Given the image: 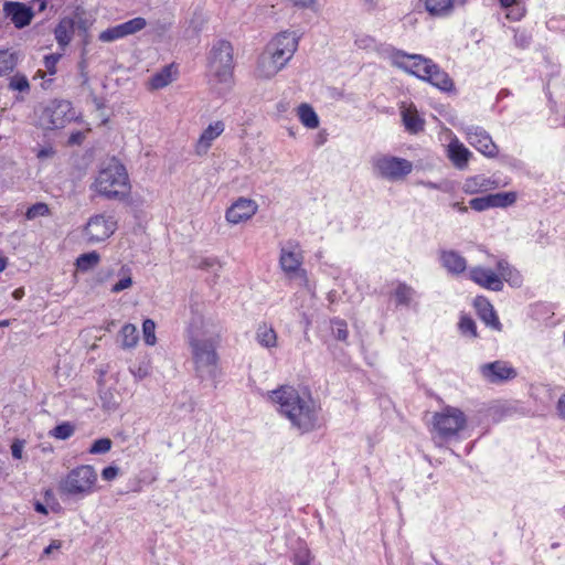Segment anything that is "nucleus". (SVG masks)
I'll use <instances>...</instances> for the list:
<instances>
[{"mask_svg": "<svg viewBox=\"0 0 565 565\" xmlns=\"http://www.w3.org/2000/svg\"><path fill=\"white\" fill-rule=\"evenodd\" d=\"M204 303L191 300V317L185 337L191 351L195 376L201 381H215L221 374L217 348L222 341V328L212 319H205Z\"/></svg>", "mask_w": 565, "mask_h": 565, "instance_id": "f257e3e1", "label": "nucleus"}, {"mask_svg": "<svg viewBox=\"0 0 565 565\" xmlns=\"http://www.w3.org/2000/svg\"><path fill=\"white\" fill-rule=\"evenodd\" d=\"M269 397L301 433L311 431L318 426L319 408L309 394L300 395L295 387L282 385L271 391Z\"/></svg>", "mask_w": 565, "mask_h": 565, "instance_id": "f03ea898", "label": "nucleus"}, {"mask_svg": "<svg viewBox=\"0 0 565 565\" xmlns=\"http://www.w3.org/2000/svg\"><path fill=\"white\" fill-rule=\"evenodd\" d=\"M94 186L98 194L108 200H126L130 192L126 168L119 161L111 160L98 172Z\"/></svg>", "mask_w": 565, "mask_h": 565, "instance_id": "7ed1b4c3", "label": "nucleus"}, {"mask_svg": "<svg viewBox=\"0 0 565 565\" xmlns=\"http://www.w3.org/2000/svg\"><path fill=\"white\" fill-rule=\"evenodd\" d=\"M233 46L228 41H216L209 53L207 66L210 73L220 83H228L233 75L234 57Z\"/></svg>", "mask_w": 565, "mask_h": 565, "instance_id": "20e7f679", "label": "nucleus"}, {"mask_svg": "<svg viewBox=\"0 0 565 565\" xmlns=\"http://www.w3.org/2000/svg\"><path fill=\"white\" fill-rule=\"evenodd\" d=\"M97 472L93 466L83 465L72 469L60 483L61 493L68 497H84L93 492Z\"/></svg>", "mask_w": 565, "mask_h": 565, "instance_id": "39448f33", "label": "nucleus"}, {"mask_svg": "<svg viewBox=\"0 0 565 565\" xmlns=\"http://www.w3.org/2000/svg\"><path fill=\"white\" fill-rule=\"evenodd\" d=\"M374 173L390 181L405 178L413 170V163L406 159L392 156H377L372 160Z\"/></svg>", "mask_w": 565, "mask_h": 565, "instance_id": "423d86ee", "label": "nucleus"}, {"mask_svg": "<svg viewBox=\"0 0 565 565\" xmlns=\"http://www.w3.org/2000/svg\"><path fill=\"white\" fill-rule=\"evenodd\" d=\"M465 426L466 416L458 408L447 406L443 412L434 415V428L444 439L457 435Z\"/></svg>", "mask_w": 565, "mask_h": 565, "instance_id": "0eeeda50", "label": "nucleus"}, {"mask_svg": "<svg viewBox=\"0 0 565 565\" xmlns=\"http://www.w3.org/2000/svg\"><path fill=\"white\" fill-rule=\"evenodd\" d=\"M396 66L406 73L415 75L422 81L429 82L435 87L439 88L443 92H451L454 89V82L449 77V75L441 70L436 63L431 61V63L426 64L424 68V74L419 71H414L412 67H408L406 62L396 61Z\"/></svg>", "mask_w": 565, "mask_h": 565, "instance_id": "6e6552de", "label": "nucleus"}, {"mask_svg": "<svg viewBox=\"0 0 565 565\" xmlns=\"http://www.w3.org/2000/svg\"><path fill=\"white\" fill-rule=\"evenodd\" d=\"M299 36L295 32H281L267 45V51L278 64L286 65L298 49Z\"/></svg>", "mask_w": 565, "mask_h": 565, "instance_id": "1a4fd4ad", "label": "nucleus"}, {"mask_svg": "<svg viewBox=\"0 0 565 565\" xmlns=\"http://www.w3.org/2000/svg\"><path fill=\"white\" fill-rule=\"evenodd\" d=\"M117 228V222L113 216L103 214L92 216L85 227V234L89 242L98 243L108 238Z\"/></svg>", "mask_w": 565, "mask_h": 565, "instance_id": "9d476101", "label": "nucleus"}, {"mask_svg": "<svg viewBox=\"0 0 565 565\" xmlns=\"http://www.w3.org/2000/svg\"><path fill=\"white\" fill-rule=\"evenodd\" d=\"M146 25V19L137 17L121 24L106 29L99 34L98 39L102 42H113L128 35L136 34L137 32L143 30Z\"/></svg>", "mask_w": 565, "mask_h": 565, "instance_id": "9b49d317", "label": "nucleus"}, {"mask_svg": "<svg viewBox=\"0 0 565 565\" xmlns=\"http://www.w3.org/2000/svg\"><path fill=\"white\" fill-rule=\"evenodd\" d=\"M468 142L487 157L493 158L498 154V147L490 135L478 126L465 127Z\"/></svg>", "mask_w": 565, "mask_h": 565, "instance_id": "f8f14e48", "label": "nucleus"}, {"mask_svg": "<svg viewBox=\"0 0 565 565\" xmlns=\"http://www.w3.org/2000/svg\"><path fill=\"white\" fill-rule=\"evenodd\" d=\"M482 376L490 383H501L516 377V370L504 361H494L480 366Z\"/></svg>", "mask_w": 565, "mask_h": 565, "instance_id": "ddd939ff", "label": "nucleus"}, {"mask_svg": "<svg viewBox=\"0 0 565 565\" xmlns=\"http://www.w3.org/2000/svg\"><path fill=\"white\" fill-rule=\"evenodd\" d=\"M3 12L18 29H22L31 23L33 18L32 9L22 2L8 1L4 3Z\"/></svg>", "mask_w": 565, "mask_h": 565, "instance_id": "4468645a", "label": "nucleus"}, {"mask_svg": "<svg viewBox=\"0 0 565 565\" xmlns=\"http://www.w3.org/2000/svg\"><path fill=\"white\" fill-rule=\"evenodd\" d=\"M258 205L250 199L241 198L226 211V220L232 224H238L250 218L257 212Z\"/></svg>", "mask_w": 565, "mask_h": 565, "instance_id": "2eb2a0df", "label": "nucleus"}, {"mask_svg": "<svg viewBox=\"0 0 565 565\" xmlns=\"http://www.w3.org/2000/svg\"><path fill=\"white\" fill-rule=\"evenodd\" d=\"M470 279L477 285L493 291L503 289V281L493 270L481 266L472 267L469 271Z\"/></svg>", "mask_w": 565, "mask_h": 565, "instance_id": "dca6fc26", "label": "nucleus"}, {"mask_svg": "<svg viewBox=\"0 0 565 565\" xmlns=\"http://www.w3.org/2000/svg\"><path fill=\"white\" fill-rule=\"evenodd\" d=\"M68 110L70 104L66 102H54L47 106L44 110V114L49 118V128H63L67 121L66 114Z\"/></svg>", "mask_w": 565, "mask_h": 565, "instance_id": "f3484780", "label": "nucleus"}, {"mask_svg": "<svg viewBox=\"0 0 565 565\" xmlns=\"http://www.w3.org/2000/svg\"><path fill=\"white\" fill-rule=\"evenodd\" d=\"M224 131L223 121H215L214 124L209 125L200 136L195 151L199 156L205 154L210 149L212 141L216 139Z\"/></svg>", "mask_w": 565, "mask_h": 565, "instance_id": "a211bd4d", "label": "nucleus"}, {"mask_svg": "<svg viewBox=\"0 0 565 565\" xmlns=\"http://www.w3.org/2000/svg\"><path fill=\"white\" fill-rule=\"evenodd\" d=\"M475 308L478 312V316L484 321L487 326L495 330L501 329V323L499 318L493 309V306L489 302V300L482 296H478L475 299Z\"/></svg>", "mask_w": 565, "mask_h": 565, "instance_id": "6ab92c4d", "label": "nucleus"}, {"mask_svg": "<svg viewBox=\"0 0 565 565\" xmlns=\"http://www.w3.org/2000/svg\"><path fill=\"white\" fill-rule=\"evenodd\" d=\"M440 262L447 271L454 275H459L467 269L466 258L456 250H440Z\"/></svg>", "mask_w": 565, "mask_h": 565, "instance_id": "aec40b11", "label": "nucleus"}, {"mask_svg": "<svg viewBox=\"0 0 565 565\" xmlns=\"http://www.w3.org/2000/svg\"><path fill=\"white\" fill-rule=\"evenodd\" d=\"M285 65L278 64L276 57L265 52L258 60L257 73L259 77L271 78L275 76Z\"/></svg>", "mask_w": 565, "mask_h": 565, "instance_id": "412c9836", "label": "nucleus"}, {"mask_svg": "<svg viewBox=\"0 0 565 565\" xmlns=\"http://www.w3.org/2000/svg\"><path fill=\"white\" fill-rule=\"evenodd\" d=\"M75 32V23L71 18H63L54 30L55 39L58 45L64 49L67 46Z\"/></svg>", "mask_w": 565, "mask_h": 565, "instance_id": "4be33fe9", "label": "nucleus"}, {"mask_svg": "<svg viewBox=\"0 0 565 565\" xmlns=\"http://www.w3.org/2000/svg\"><path fill=\"white\" fill-rule=\"evenodd\" d=\"M405 58H408V60L413 61L412 64L406 63L408 65V67H412L414 71H419L422 74H424L425 65L428 64V63L429 64L431 63L430 58H426L423 55L407 54V53H405L403 51H396L393 54V64L396 66V61L405 62L404 61Z\"/></svg>", "mask_w": 565, "mask_h": 565, "instance_id": "5701e85b", "label": "nucleus"}, {"mask_svg": "<svg viewBox=\"0 0 565 565\" xmlns=\"http://www.w3.org/2000/svg\"><path fill=\"white\" fill-rule=\"evenodd\" d=\"M279 263L284 271L288 274L296 273L300 268L301 256L294 250L281 248Z\"/></svg>", "mask_w": 565, "mask_h": 565, "instance_id": "b1692460", "label": "nucleus"}, {"mask_svg": "<svg viewBox=\"0 0 565 565\" xmlns=\"http://www.w3.org/2000/svg\"><path fill=\"white\" fill-rule=\"evenodd\" d=\"M470 154V151L460 143H451L449 146V157L459 169L467 166Z\"/></svg>", "mask_w": 565, "mask_h": 565, "instance_id": "393cba45", "label": "nucleus"}, {"mask_svg": "<svg viewBox=\"0 0 565 565\" xmlns=\"http://www.w3.org/2000/svg\"><path fill=\"white\" fill-rule=\"evenodd\" d=\"M257 342L265 348H274L277 345L276 331L266 323L260 324L256 332Z\"/></svg>", "mask_w": 565, "mask_h": 565, "instance_id": "a878e982", "label": "nucleus"}, {"mask_svg": "<svg viewBox=\"0 0 565 565\" xmlns=\"http://www.w3.org/2000/svg\"><path fill=\"white\" fill-rule=\"evenodd\" d=\"M497 275H499L502 281L505 280L513 286L520 285V277L518 273H515V270L510 266V264L507 260L500 259L497 263Z\"/></svg>", "mask_w": 565, "mask_h": 565, "instance_id": "bb28decb", "label": "nucleus"}, {"mask_svg": "<svg viewBox=\"0 0 565 565\" xmlns=\"http://www.w3.org/2000/svg\"><path fill=\"white\" fill-rule=\"evenodd\" d=\"M300 121L308 128L315 129L319 126V118L313 108L307 104H301L298 108Z\"/></svg>", "mask_w": 565, "mask_h": 565, "instance_id": "cd10ccee", "label": "nucleus"}, {"mask_svg": "<svg viewBox=\"0 0 565 565\" xmlns=\"http://www.w3.org/2000/svg\"><path fill=\"white\" fill-rule=\"evenodd\" d=\"M425 8L431 15H446L452 10V0H426Z\"/></svg>", "mask_w": 565, "mask_h": 565, "instance_id": "c85d7f7f", "label": "nucleus"}, {"mask_svg": "<svg viewBox=\"0 0 565 565\" xmlns=\"http://www.w3.org/2000/svg\"><path fill=\"white\" fill-rule=\"evenodd\" d=\"M415 294V290L411 286L406 285L405 282H398L394 292L396 305L409 306Z\"/></svg>", "mask_w": 565, "mask_h": 565, "instance_id": "c756f323", "label": "nucleus"}, {"mask_svg": "<svg viewBox=\"0 0 565 565\" xmlns=\"http://www.w3.org/2000/svg\"><path fill=\"white\" fill-rule=\"evenodd\" d=\"M172 82L171 67L166 66L150 78L152 89H161Z\"/></svg>", "mask_w": 565, "mask_h": 565, "instance_id": "7c9ffc66", "label": "nucleus"}, {"mask_svg": "<svg viewBox=\"0 0 565 565\" xmlns=\"http://www.w3.org/2000/svg\"><path fill=\"white\" fill-rule=\"evenodd\" d=\"M488 195L491 207H505L512 205L516 200V194L514 192H501Z\"/></svg>", "mask_w": 565, "mask_h": 565, "instance_id": "2f4dec72", "label": "nucleus"}, {"mask_svg": "<svg viewBox=\"0 0 565 565\" xmlns=\"http://www.w3.org/2000/svg\"><path fill=\"white\" fill-rule=\"evenodd\" d=\"M100 256L97 252L82 254L77 260L76 266L78 270L87 271L93 269L99 263Z\"/></svg>", "mask_w": 565, "mask_h": 565, "instance_id": "473e14b6", "label": "nucleus"}, {"mask_svg": "<svg viewBox=\"0 0 565 565\" xmlns=\"http://www.w3.org/2000/svg\"><path fill=\"white\" fill-rule=\"evenodd\" d=\"M120 334L122 338V340H121L122 348H132L137 344L139 335H138L137 328L134 324H131V323L125 324L121 328Z\"/></svg>", "mask_w": 565, "mask_h": 565, "instance_id": "72a5a7b5", "label": "nucleus"}, {"mask_svg": "<svg viewBox=\"0 0 565 565\" xmlns=\"http://www.w3.org/2000/svg\"><path fill=\"white\" fill-rule=\"evenodd\" d=\"M9 88L19 93H29L30 84L26 76L15 74L10 78Z\"/></svg>", "mask_w": 565, "mask_h": 565, "instance_id": "f704fd0d", "label": "nucleus"}, {"mask_svg": "<svg viewBox=\"0 0 565 565\" xmlns=\"http://www.w3.org/2000/svg\"><path fill=\"white\" fill-rule=\"evenodd\" d=\"M74 434V426L68 423H62L53 428L51 431V435L55 437L56 439L65 440L70 438Z\"/></svg>", "mask_w": 565, "mask_h": 565, "instance_id": "c9c22d12", "label": "nucleus"}, {"mask_svg": "<svg viewBox=\"0 0 565 565\" xmlns=\"http://www.w3.org/2000/svg\"><path fill=\"white\" fill-rule=\"evenodd\" d=\"M156 323L151 319H146L142 323L143 331V340L148 345H153L156 343Z\"/></svg>", "mask_w": 565, "mask_h": 565, "instance_id": "e433bc0d", "label": "nucleus"}, {"mask_svg": "<svg viewBox=\"0 0 565 565\" xmlns=\"http://www.w3.org/2000/svg\"><path fill=\"white\" fill-rule=\"evenodd\" d=\"M403 121L409 131L417 132L418 130L423 129V121L418 118L417 115L403 111Z\"/></svg>", "mask_w": 565, "mask_h": 565, "instance_id": "4c0bfd02", "label": "nucleus"}, {"mask_svg": "<svg viewBox=\"0 0 565 565\" xmlns=\"http://www.w3.org/2000/svg\"><path fill=\"white\" fill-rule=\"evenodd\" d=\"M50 213L49 206L45 203H35L26 210L25 217L33 220L38 216H44Z\"/></svg>", "mask_w": 565, "mask_h": 565, "instance_id": "58836bf2", "label": "nucleus"}, {"mask_svg": "<svg viewBox=\"0 0 565 565\" xmlns=\"http://www.w3.org/2000/svg\"><path fill=\"white\" fill-rule=\"evenodd\" d=\"M459 329L462 334H469L470 337H477V326L476 322L469 317H461L459 321Z\"/></svg>", "mask_w": 565, "mask_h": 565, "instance_id": "ea45409f", "label": "nucleus"}, {"mask_svg": "<svg viewBox=\"0 0 565 565\" xmlns=\"http://www.w3.org/2000/svg\"><path fill=\"white\" fill-rule=\"evenodd\" d=\"M111 445H113V441L109 438L97 439L92 444V446L89 448V452L90 454H106L107 451L110 450Z\"/></svg>", "mask_w": 565, "mask_h": 565, "instance_id": "a19ab883", "label": "nucleus"}, {"mask_svg": "<svg viewBox=\"0 0 565 565\" xmlns=\"http://www.w3.org/2000/svg\"><path fill=\"white\" fill-rule=\"evenodd\" d=\"M311 555L308 548H299L294 556V565H310Z\"/></svg>", "mask_w": 565, "mask_h": 565, "instance_id": "79ce46f5", "label": "nucleus"}, {"mask_svg": "<svg viewBox=\"0 0 565 565\" xmlns=\"http://www.w3.org/2000/svg\"><path fill=\"white\" fill-rule=\"evenodd\" d=\"M469 205L472 210L481 212L491 207L489 195L475 198L470 200Z\"/></svg>", "mask_w": 565, "mask_h": 565, "instance_id": "37998d69", "label": "nucleus"}, {"mask_svg": "<svg viewBox=\"0 0 565 565\" xmlns=\"http://www.w3.org/2000/svg\"><path fill=\"white\" fill-rule=\"evenodd\" d=\"M333 334L335 339L340 341H345L349 334L347 323L342 320H337L333 322Z\"/></svg>", "mask_w": 565, "mask_h": 565, "instance_id": "c03bdc74", "label": "nucleus"}, {"mask_svg": "<svg viewBox=\"0 0 565 565\" xmlns=\"http://www.w3.org/2000/svg\"><path fill=\"white\" fill-rule=\"evenodd\" d=\"M484 181H486V179L480 178V177L467 179L466 183H465V190L467 192H471V193L476 192V191H478V186L479 188L484 186Z\"/></svg>", "mask_w": 565, "mask_h": 565, "instance_id": "a18cd8bd", "label": "nucleus"}, {"mask_svg": "<svg viewBox=\"0 0 565 565\" xmlns=\"http://www.w3.org/2000/svg\"><path fill=\"white\" fill-rule=\"evenodd\" d=\"M60 57V54H50L44 56V66L50 74H55L56 63L58 62Z\"/></svg>", "mask_w": 565, "mask_h": 565, "instance_id": "49530a36", "label": "nucleus"}, {"mask_svg": "<svg viewBox=\"0 0 565 565\" xmlns=\"http://www.w3.org/2000/svg\"><path fill=\"white\" fill-rule=\"evenodd\" d=\"M132 285V279L130 276L124 277L119 279L113 287V292H120L127 288H129Z\"/></svg>", "mask_w": 565, "mask_h": 565, "instance_id": "de8ad7c7", "label": "nucleus"}, {"mask_svg": "<svg viewBox=\"0 0 565 565\" xmlns=\"http://www.w3.org/2000/svg\"><path fill=\"white\" fill-rule=\"evenodd\" d=\"M130 371L136 379L142 380L149 375V365L140 363L137 367L130 369Z\"/></svg>", "mask_w": 565, "mask_h": 565, "instance_id": "09e8293b", "label": "nucleus"}, {"mask_svg": "<svg viewBox=\"0 0 565 565\" xmlns=\"http://www.w3.org/2000/svg\"><path fill=\"white\" fill-rule=\"evenodd\" d=\"M23 448H24V441L23 440H20V439L14 440L12 443V445H11L12 457L15 458V459H21L22 458Z\"/></svg>", "mask_w": 565, "mask_h": 565, "instance_id": "8fccbe9b", "label": "nucleus"}, {"mask_svg": "<svg viewBox=\"0 0 565 565\" xmlns=\"http://www.w3.org/2000/svg\"><path fill=\"white\" fill-rule=\"evenodd\" d=\"M119 469L115 466H108L103 469L102 477L104 480H113L118 476Z\"/></svg>", "mask_w": 565, "mask_h": 565, "instance_id": "3c124183", "label": "nucleus"}, {"mask_svg": "<svg viewBox=\"0 0 565 565\" xmlns=\"http://www.w3.org/2000/svg\"><path fill=\"white\" fill-rule=\"evenodd\" d=\"M75 23V30H78L83 34H85L88 30L89 23L86 19H83L81 17H77L76 19H73Z\"/></svg>", "mask_w": 565, "mask_h": 565, "instance_id": "603ef678", "label": "nucleus"}, {"mask_svg": "<svg viewBox=\"0 0 565 565\" xmlns=\"http://www.w3.org/2000/svg\"><path fill=\"white\" fill-rule=\"evenodd\" d=\"M85 136L81 131L73 132L68 138L70 145H81Z\"/></svg>", "mask_w": 565, "mask_h": 565, "instance_id": "864d4df0", "label": "nucleus"}, {"mask_svg": "<svg viewBox=\"0 0 565 565\" xmlns=\"http://www.w3.org/2000/svg\"><path fill=\"white\" fill-rule=\"evenodd\" d=\"M62 546L61 541L53 540L49 546H46L43 551V555H50L53 551L60 550Z\"/></svg>", "mask_w": 565, "mask_h": 565, "instance_id": "5fc2aeb1", "label": "nucleus"}, {"mask_svg": "<svg viewBox=\"0 0 565 565\" xmlns=\"http://www.w3.org/2000/svg\"><path fill=\"white\" fill-rule=\"evenodd\" d=\"M14 64L12 58L0 61V75L6 73L7 71H11L13 68Z\"/></svg>", "mask_w": 565, "mask_h": 565, "instance_id": "6e6d98bb", "label": "nucleus"}, {"mask_svg": "<svg viewBox=\"0 0 565 565\" xmlns=\"http://www.w3.org/2000/svg\"><path fill=\"white\" fill-rule=\"evenodd\" d=\"M514 39L515 43L521 47H525L530 43L529 38L524 33L515 34Z\"/></svg>", "mask_w": 565, "mask_h": 565, "instance_id": "4d7b16f0", "label": "nucleus"}, {"mask_svg": "<svg viewBox=\"0 0 565 565\" xmlns=\"http://www.w3.org/2000/svg\"><path fill=\"white\" fill-rule=\"evenodd\" d=\"M557 411L559 416L565 419V394L561 396L557 403Z\"/></svg>", "mask_w": 565, "mask_h": 565, "instance_id": "13d9d810", "label": "nucleus"}, {"mask_svg": "<svg viewBox=\"0 0 565 565\" xmlns=\"http://www.w3.org/2000/svg\"><path fill=\"white\" fill-rule=\"evenodd\" d=\"M500 3L504 9H509L515 4H519V0H500Z\"/></svg>", "mask_w": 565, "mask_h": 565, "instance_id": "bf43d9fd", "label": "nucleus"}, {"mask_svg": "<svg viewBox=\"0 0 565 565\" xmlns=\"http://www.w3.org/2000/svg\"><path fill=\"white\" fill-rule=\"evenodd\" d=\"M292 2L296 6H300V7L306 8V7L311 6L315 2V0H292Z\"/></svg>", "mask_w": 565, "mask_h": 565, "instance_id": "052dcab7", "label": "nucleus"}, {"mask_svg": "<svg viewBox=\"0 0 565 565\" xmlns=\"http://www.w3.org/2000/svg\"><path fill=\"white\" fill-rule=\"evenodd\" d=\"M81 77H82V83H81L82 87L92 90L90 86L88 84V76H87V74L83 72L81 74Z\"/></svg>", "mask_w": 565, "mask_h": 565, "instance_id": "680f3d73", "label": "nucleus"}, {"mask_svg": "<svg viewBox=\"0 0 565 565\" xmlns=\"http://www.w3.org/2000/svg\"><path fill=\"white\" fill-rule=\"evenodd\" d=\"M12 296L15 300H20L24 296V290L22 288H18L13 291Z\"/></svg>", "mask_w": 565, "mask_h": 565, "instance_id": "e2e57ef3", "label": "nucleus"}, {"mask_svg": "<svg viewBox=\"0 0 565 565\" xmlns=\"http://www.w3.org/2000/svg\"><path fill=\"white\" fill-rule=\"evenodd\" d=\"M452 207L457 209L461 213L467 212V207L465 205H462L460 202L452 203Z\"/></svg>", "mask_w": 565, "mask_h": 565, "instance_id": "0e129e2a", "label": "nucleus"}, {"mask_svg": "<svg viewBox=\"0 0 565 565\" xmlns=\"http://www.w3.org/2000/svg\"><path fill=\"white\" fill-rule=\"evenodd\" d=\"M90 95H92V97H93V102H94V104L96 105V107H97L98 109H99V108H102V107H103V103H102V100H100L98 97H96V96L93 94V92H90Z\"/></svg>", "mask_w": 565, "mask_h": 565, "instance_id": "69168bd1", "label": "nucleus"}, {"mask_svg": "<svg viewBox=\"0 0 565 565\" xmlns=\"http://www.w3.org/2000/svg\"><path fill=\"white\" fill-rule=\"evenodd\" d=\"M35 511H38L40 513H46L47 512L46 508L42 503H40V502H38L35 504Z\"/></svg>", "mask_w": 565, "mask_h": 565, "instance_id": "338daca9", "label": "nucleus"}, {"mask_svg": "<svg viewBox=\"0 0 565 565\" xmlns=\"http://www.w3.org/2000/svg\"><path fill=\"white\" fill-rule=\"evenodd\" d=\"M51 153H52V150H49V149H42V150L39 152L38 157H39V158H44V157H49Z\"/></svg>", "mask_w": 565, "mask_h": 565, "instance_id": "774afa93", "label": "nucleus"}]
</instances>
